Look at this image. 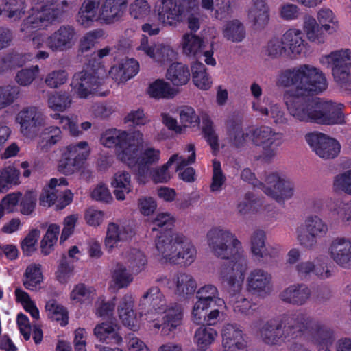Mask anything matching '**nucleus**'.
<instances>
[{
	"label": "nucleus",
	"instance_id": "nucleus-32",
	"mask_svg": "<svg viewBox=\"0 0 351 351\" xmlns=\"http://www.w3.org/2000/svg\"><path fill=\"white\" fill-rule=\"evenodd\" d=\"M302 27V33L304 34L309 43L320 45L326 42L328 33L317 23V20L313 16L304 15Z\"/></svg>",
	"mask_w": 351,
	"mask_h": 351
},
{
	"label": "nucleus",
	"instance_id": "nucleus-47",
	"mask_svg": "<svg viewBox=\"0 0 351 351\" xmlns=\"http://www.w3.org/2000/svg\"><path fill=\"white\" fill-rule=\"evenodd\" d=\"M170 112H178L181 123L180 125L184 127V132L186 128L197 127L200 123L199 115L191 106H182L179 108H173Z\"/></svg>",
	"mask_w": 351,
	"mask_h": 351
},
{
	"label": "nucleus",
	"instance_id": "nucleus-26",
	"mask_svg": "<svg viewBox=\"0 0 351 351\" xmlns=\"http://www.w3.org/2000/svg\"><path fill=\"white\" fill-rule=\"evenodd\" d=\"M343 105L319 99L315 113V123L323 125L341 124L344 122Z\"/></svg>",
	"mask_w": 351,
	"mask_h": 351
},
{
	"label": "nucleus",
	"instance_id": "nucleus-40",
	"mask_svg": "<svg viewBox=\"0 0 351 351\" xmlns=\"http://www.w3.org/2000/svg\"><path fill=\"white\" fill-rule=\"evenodd\" d=\"M16 323L21 334L27 341L33 333V339L36 344H39L43 340V331L40 327L36 324L33 326L30 325L29 320L25 315L19 313L17 315Z\"/></svg>",
	"mask_w": 351,
	"mask_h": 351
},
{
	"label": "nucleus",
	"instance_id": "nucleus-20",
	"mask_svg": "<svg viewBox=\"0 0 351 351\" xmlns=\"http://www.w3.org/2000/svg\"><path fill=\"white\" fill-rule=\"evenodd\" d=\"M246 290L263 298L270 295L274 291L271 274L261 268L252 269L246 278Z\"/></svg>",
	"mask_w": 351,
	"mask_h": 351
},
{
	"label": "nucleus",
	"instance_id": "nucleus-11",
	"mask_svg": "<svg viewBox=\"0 0 351 351\" xmlns=\"http://www.w3.org/2000/svg\"><path fill=\"white\" fill-rule=\"evenodd\" d=\"M328 232L327 223L320 216L311 214L306 216L304 223L295 229L296 239L299 245L306 250H312L317 244L318 239Z\"/></svg>",
	"mask_w": 351,
	"mask_h": 351
},
{
	"label": "nucleus",
	"instance_id": "nucleus-7",
	"mask_svg": "<svg viewBox=\"0 0 351 351\" xmlns=\"http://www.w3.org/2000/svg\"><path fill=\"white\" fill-rule=\"evenodd\" d=\"M247 269V263L241 259L232 269L223 273L220 279L228 285L229 303L237 314L247 316L252 313L254 304L240 292L243 288L245 274Z\"/></svg>",
	"mask_w": 351,
	"mask_h": 351
},
{
	"label": "nucleus",
	"instance_id": "nucleus-24",
	"mask_svg": "<svg viewBox=\"0 0 351 351\" xmlns=\"http://www.w3.org/2000/svg\"><path fill=\"white\" fill-rule=\"evenodd\" d=\"M133 226L127 222L110 223L107 226L104 246L108 252L119 247L121 242L127 241L134 235Z\"/></svg>",
	"mask_w": 351,
	"mask_h": 351
},
{
	"label": "nucleus",
	"instance_id": "nucleus-9",
	"mask_svg": "<svg viewBox=\"0 0 351 351\" xmlns=\"http://www.w3.org/2000/svg\"><path fill=\"white\" fill-rule=\"evenodd\" d=\"M35 5L29 16L23 21L20 30L29 34L35 30L45 29L55 22L60 15L54 6L57 0H34Z\"/></svg>",
	"mask_w": 351,
	"mask_h": 351
},
{
	"label": "nucleus",
	"instance_id": "nucleus-22",
	"mask_svg": "<svg viewBox=\"0 0 351 351\" xmlns=\"http://www.w3.org/2000/svg\"><path fill=\"white\" fill-rule=\"evenodd\" d=\"M221 351H247L245 335L236 324H226L221 330Z\"/></svg>",
	"mask_w": 351,
	"mask_h": 351
},
{
	"label": "nucleus",
	"instance_id": "nucleus-12",
	"mask_svg": "<svg viewBox=\"0 0 351 351\" xmlns=\"http://www.w3.org/2000/svg\"><path fill=\"white\" fill-rule=\"evenodd\" d=\"M252 143L261 149L259 158L269 162L275 159L278 147L282 144V134L267 125L252 128Z\"/></svg>",
	"mask_w": 351,
	"mask_h": 351
},
{
	"label": "nucleus",
	"instance_id": "nucleus-61",
	"mask_svg": "<svg viewBox=\"0 0 351 351\" xmlns=\"http://www.w3.org/2000/svg\"><path fill=\"white\" fill-rule=\"evenodd\" d=\"M262 53L269 59L278 58L287 55L282 38H274L271 39L263 48Z\"/></svg>",
	"mask_w": 351,
	"mask_h": 351
},
{
	"label": "nucleus",
	"instance_id": "nucleus-27",
	"mask_svg": "<svg viewBox=\"0 0 351 351\" xmlns=\"http://www.w3.org/2000/svg\"><path fill=\"white\" fill-rule=\"evenodd\" d=\"M134 298L131 293L125 294L120 300L117 311L123 324L131 330H136L140 326V318L144 313L138 315L134 311Z\"/></svg>",
	"mask_w": 351,
	"mask_h": 351
},
{
	"label": "nucleus",
	"instance_id": "nucleus-10",
	"mask_svg": "<svg viewBox=\"0 0 351 351\" xmlns=\"http://www.w3.org/2000/svg\"><path fill=\"white\" fill-rule=\"evenodd\" d=\"M105 75L106 71L101 66L96 69L87 67L75 73L70 84L73 95L80 99H86L94 94L101 95L100 88Z\"/></svg>",
	"mask_w": 351,
	"mask_h": 351
},
{
	"label": "nucleus",
	"instance_id": "nucleus-2",
	"mask_svg": "<svg viewBox=\"0 0 351 351\" xmlns=\"http://www.w3.org/2000/svg\"><path fill=\"white\" fill-rule=\"evenodd\" d=\"M138 308L141 314L145 312V319L149 328L154 332L161 329L164 335H167L182 324V306L177 303L168 304L158 287H151L144 292L139 299Z\"/></svg>",
	"mask_w": 351,
	"mask_h": 351
},
{
	"label": "nucleus",
	"instance_id": "nucleus-23",
	"mask_svg": "<svg viewBox=\"0 0 351 351\" xmlns=\"http://www.w3.org/2000/svg\"><path fill=\"white\" fill-rule=\"evenodd\" d=\"M328 254L340 267L351 268V239L341 236L332 238L328 244Z\"/></svg>",
	"mask_w": 351,
	"mask_h": 351
},
{
	"label": "nucleus",
	"instance_id": "nucleus-31",
	"mask_svg": "<svg viewBox=\"0 0 351 351\" xmlns=\"http://www.w3.org/2000/svg\"><path fill=\"white\" fill-rule=\"evenodd\" d=\"M311 295V289L304 284H293L284 289L279 294L281 301L301 306L307 302Z\"/></svg>",
	"mask_w": 351,
	"mask_h": 351
},
{
	"label": "nucleus",
	"instance_id": "nucleus-28",
	"mask_svg": "<svg viewBox=\"0 0 351 351\" xmlns=\"http://www.w3.org/2000/svg\"><path fill=\"white\" fill-rule=\"evenodd\" d=\"M165 282L167 287L172 289L176 295L183 298L193 295L197 286L194 277L185 272L174 274L171 279H165Z\"/></svg>",
	"mask_w": 351,
	"mask_h": 351
},
{
	"label": "nucleus",
	"instance_id": "nucleus-8",
	"mask_svg": "<svg viewBox=\"0 0 351 351\" xmlns=\"http://www.w3.org/2000/svg\"><path fill=\"white\" fill-rule=\"evenodd\" d=\"M143 141V133L140 130L128 132L117 129H109L101 136V143L106 147H119L118 158L126 165L135 162L136 145Z\"/></svg>",
	"mask_w": 351,
	"mask_h": 351
},
{
	"label": "nucleus",
	"instance_id": "nucleus-48",
	"mask_svg": "<svg viewBox=\"0 0 351 351\" xmlns=\"http://www.w3.org/2000/svg\"><path fill=\"white\" fill-rule=\"evenodd\" d=\"M96 295L95 289L84 283L74 285L69 294V299L73 304H84L89 302Z\"/></svg>",
	"mask_w": 351,
	"mask_h": 351
},
{
	"label": "nucleus",
	"instance_id": "nucleus-52",
	"mask_svg": "<svg viewBox=\"0 0 351 351\" xmlns=\"http://www.w3.org/2000/svg\"><path fill=\"white\" fill-rule=\"evenodd\" d=\"M132 274L128 271L127 267L117 263L111 273L112 285L117 289H122L128 287L133 281Z\"/></svg>",
	"mask_w": 351,
	"mask_h": 351
},
{
	"label": "nucleus",
	"instance_id": "nucleus-29",
	"mask_svg": "<svg viewBox=\"0 0 351 351\" xmlns=\"http://www.w3.org/2000/svg\"><path fill=\"white\" fill-rule=\"evenodd\" d=\"M287 56L296 58L306 50L307 43L302 31L297 28L287 29L281 36Z\"/></svg>",
	"mask_w": 351,
	"mask_h": 351
},
{
	"label": "nucleus",
	"instance_id": "nucleus-15",
	"mask_svg": "<svg viewBox=\"0 0 351 351\" xmlns=\"http://www.w3.org/2000/svg\"><path fill=\"white\" fill-rule=\"evenodd\" d=\"M90 147L86 141L71 143L65 147L58 171L64 175H71L87 160Z\"/></svg>",
	"mask_w": 351,
	"mask_h": 351
},
{
	"label": "nucleus",
	"instance_id": "nucleus-63",
	"mask_svg": "<svg viewBox=\"0 0 351 351\" xmlns=\"http://www.w3.org/2000/svg\"><path fill=\"white\" fill-rule=\"evenodd\" d=\"M60 227L56 224L49 225L46 234L41 241V251L45 255L49 254L54 244L57 242Z\"/></svg>",
	"mask_w": 351,
	"mask_h": 351
},
{
	"label": "nucleus",
	"instance_id": "nucleus-56",
	"mask_svg": "<svg viewBox=\"0 0 351 351\" xmlns=\"http://www.w3.org/2000/svg\"><path fill=\"white\" fill-rule=\"evenodd\" d=\"M127 262L134 274L143 271L147 264V259L144 253L137 249H131L127 252Z\"/></svg>",
	"mask_w": 351,
	"mask_h": 351
},
{
	"label": "nucleus",
	"instance_id": "nucleus-17",
	"mask_svg": "<svg viewBox=\"0 0 351 351\" xmlns=\"http://www.w3.org/2000/svg\"><path fill=\"white\" fill-rule=\"evenodd\" d=\"M144 143V135L143 134V141L141 143L136 145L134 161L132 165H127L135 171L137 179L140 182L146 183L147 182V172L151 165H156L160 160L161 152L159 149L154 147L148 146L143 148L138 154L139 147Z\"/></svg>",
	"mask_w": 351,
	"mask_h": 351
},
{
	"label": "nucleus",
	"instance_id": "nucleus-35",
	"mask_svg": "<svg viewBox=\"0 0 351 351\" xmlns=\"http://www.w3.org/2000/svg\"><path fill=\"white\" fill-rule=\"evenodd\" d=\"M221 34L228 42L240 43L246 37V28L240 20L232 19L226 21L222 26Z\"/></svg>",
	"mask_w": 351,
	"mask_h": 351
},
{
	"label": "nucleus",
	"instance_id": "nucleus-37",
	"mask_svg": "<svg viewBox=\"0 0 351 351\" xmlns=\"http://www.w3.org/2000/svg\"><path fill=\"white\" fill-rule=\"evenodd\" d=\"M315 19L317 23L328 33V35H333L338 32L339 21L331 9L326 7L321 8L316 13Z\"/></svg>",
	"mask_w": 351,
	"mask_h": 351
},
{
	"label": "nucleus",
	"instance_id": "nucleus-14",
	"mask_svg": "<svg viewBox=\"0 0 351 351\" xmlns=\"http://www.w3.org/2000/svg\"><path fill=\"white\" fill-rule=\"evenodd\" d=\"M198 5L197 0H160L157 15L164 25L176 26L185 13Z\"/></svg>",
	"mask_w": 351,
	"mask_h": 351
},
{
	"label": "nucleus",
	"instance_id": "nucleus-13",
	"mask_svg": "<svg viewBox=\"0 0 351 351\" xmlns=\"http://www.w3.org/2000/svg\"><path fill=\"white\" fill-rule=\"evenodd\" d=\"M320 63L331 69L335 81L341 86L349 82L351 77V50H335L320 58Z\"/></svg>",
	"mask_w": 351,
	"mask_h": 351
},
{
	"label": "nucleus",
	"instance_id": "nucleus-49",
	"mask_svg": "<svg viewBox=\"0 0 351 351\" xmlns=\"http://www.w3.org/2000/svg\"><path fill=\"white\" fill-rule=\"evenodd\" d=\"M191 72L193 83L197 87L204 90L211 87L213 82L204 64L194 62L191 65Z\"/></svg>",
	"mask_w": 351,
	"mask_h": 351
},
{
	"label": "nucleus",
	"instance_id": "nucleus-53",
	"mask_svg": "<svg viewBox=\"0 0 351 351\" xmlns=\"http://www.w3.org/2000/svg\"><path fill=\"white\" fill-rule=\"evenodd\" d=\"M43 281V274L41 272V265L40 264L32 263L28 265L24 274L23 284L24 287L29 290H36L38 286Z\"/></svg>",
	"mask_w": 351,
	"mask_h": 351
},
{
	"label": "nucleus",
	"instance_id": "nucleus-5",
	"mask_svg": "<svg viewBox=\"0 0 351 351\" xmlns=\"http://www.w3.org/2000/svg\"><path fill=\"white\" fill-rule=\"evenodd\" d=\"M128 0H84L76 16L77 23L88 27L94 21L112 24L123 16Z\"/></svg>",
	"mask_w": 351,
	"mask_h": 351
},
{
	"label": "nucleus",
	"instance_id": "nucleus-30",
	"mask_svg": "<svg viewBox=\"0 0 351 351\" xmlns=\"http://www.w3.org/2000/svg\"><path fill=\"white\" fill-rule=\"evenodd\" d=\"M269 7L265 0H252L248 10L247 19L255 30L264 29L269 23Z\"/></svg>",
	"mask_w": 351,
	"mask_h": 351
},
{
	"label": "nucleus",
	"instance_id": "nucleus-45",
	"mask_svg": "<svg viewBox=\"0 0 351 351\" xmlns=\"http://www.w3.org/2000/svg\"><path fill=\"white\" fill-rule=\"evenodd\" d=\"M94 334L100 341L119 344L122 337L117 332V326L111 322L97 324L94 329Z\"/></svg>",
	"mask_w": 351,
	"mask_h": 351
},
{
	"label": "nucleus",
	"instance_id": "nucleus-64",
	"mask_svg": "<svg viewBox=\"0 0 351 351\" xmlns=\"http://www.w3.org/2000/svg\"><path fill=\"white\" fill-rule=\"evenodd\" d=\"M333 189L351 196V169L339 173L333 180Z\"/></svg>",
	"mask_w": 351,
	"mask_h": 351
},
{
	"label": "nucleus",
	"instance_id": "nucleus-57",
	"mask_svg": "<svg viewBox=\"0 0 351 351\" xmlns=\"http://www.w3.org/2000/svg\"><path fill=\"white\" fill-rule=\"evenodd\" d=\"M47 104L49 108L53 110L64 112L71 106L72 99L67 93L56 92L49 95Z\"/></svg>",
	"mask_w": 351,
	"mask_h": 351
},
{
	"label": "nucleus",
	"instance_id": "nucleus-42",
	"mask_svg": "<svg viewBox=\"0 0 351 351\" xmlns=\"http://www.w3.org/2000/svg\"><path fill=\"white\" fill-rule=\"evenodd\" d=\"M326 206L342 223L351 226V201L329 199L326 201Z\"/></svg>",
	"mask_w": 351,
	"mask_h": 351
},
{
	"label": "nucleus",
	"instance_id": "nucleus-16",
	"mask_svg": "<svg viewBox=\"0 0 351 351\" xmlns=\"http://www.w3.org/2000/svg\"><path fill=\"white\" fill-rule=\"evenodd\" d=\"M263 191L278 202H284L291 199L295 193L294 184L285 176L278 173L268 174L265 180V184H260Z\"/></svg>",
	"mask_w": 351,
	"mask_h": 351
},
{
	"label": "nucleus",
	"instance_id": "nucleus-41",
	"mask_svg": "<svg viewBox=\"0 0 351 351\" xmlns=\"http://www.w3.org/2000/svg\"><path fill=\"white\" fill-rule=\"evenodd\" d=\"M111 184L114 188V194L117 200H124L125 195L132 189L130 175L125 171L116 173Z\"/></svg>",
	"mask_w": 351,
	"mask_h": 351
},
{
	"label": "nucleus",
	"instance_id": "nucleus-6",
	"mask_svg": "<svg viewBox=\"0 0 351 351\" xmlns=\"http://www.w3.org/2000/svg\"><path fill=\"white\" fill-rule=\"evenodd\" d=\"M37 31L35 30L29 34H24L27 36H32V47L38 51L35 58L38 60H47L50 56L49 52L44 50V48L46 47L53 53L66 51L75 46L77 40L75 27L69 25L60 26L47 36H45L43 33L37 32Z\"/></svg>",
	"mask_w": 351,
	"mask_h": 351
},
{
	"label": "nucleus",
	"instance_id": "nucleus-36",
	"mask_svg": "<svg viewBox=\"0 0 351 351\" xmlns=\"http://www.w3.org/2000/svg\"><path fill=\"white\" fill-rule=\"evenodd\" d=\"M180 45L184 55L195 58L203 51L205 43L199 36L186 33L182 37Z\"/></svg>",
	"mask_w": 351,
	"mask_h": 351
},
{
	"label": "nucleus",
	"instance_id": "nucleus-25",
	"mask_svg": "<svg viewBox=\"0 0 351 351\" xmlns=\"http://www.w3.org/2000/svg\"><path fill=\"white\" fill-rule=\"evenodd\" d=\"M252 110L261 119L271 121L276 125L282 126L289 123V118L282 106L276 102L256 101L253 104Z\"/></svg>",
	"mask_w": 351,
	"mask_h": 351
},
{
	"label": "nucleus",
	"instance_id": "nucleus-46",
	"mask_svg": "<svg viewBox=\"0 0 351 351\" xmlns=\"http://www.w3.org/2000/svg\"><path fill=\"white\" fill-rule=\"evenodd\" d=\"M182 240L173 263H182L190 265L196 258L197 250L194 245L184 234Z\"/></svg>",
	"mask_w": 351,
	"mask_h": 351
},
{
	"label": "nucleus",
	"instance_id": "nucleus-55",
	"mask_svg": "<svg viewBox=\"0 0 351 351\" xmlns=\"http://www.w3.org/2000/svg\"><path fill=\"white\" fill-rule=\"evenodd\" d=\"M266 233L263 230H255L250 236V251L252 256L261 261L266 247Z\"/></svg>",
	"mask_w": 351,
	"mask_h": 351
},
{
	"label": "nucleus",
	"instance_id": "nucleus-39",
	"mask_svg": "<svg viewBox=\"0 0 351 351\" xmlns=\"http://www.w3.org/2000/svg\"><path fill=\"white\" fill-rule=\"evenodd\" d=\"M178 91L176 88L163 80H156L149 84L147 93L152 98L156 99H171L174 97Z\"/></svg>",
	"mask_w": 351,
	"mask_h": 351
},
{
	"label": "nucleus",
	"instance_id": "nucleus-44",
	"mask_svg": "<svg viewBox=\"0 0 351 351\" xmlns=\"http://www.w3.org/2000/svg\"><path fill=\"white\" fill-rule=\"evenodd\" d=\"M176 159V156H171L166 163L156 167H150L147 172V181L150 179L155 184L168 182L173 176L169 167Z\"/></svg>",
	"mask_w": 351,
	"mask_h": 351
},
{
	"label": "nucleus",
	"instance_id": "nucleus-54",
	"mask_svg": "<svg viewBox=\"0 0 351 351\" xmlns=\"http://www.w3.org/2000/svg\"><path fill=\"white\" fill-rule=\"evenodd\" d=\"M45 311L49 319L59 322L62 326L68 324L69 317L66 309L56 300L51 299L46 302Z\"/></svg>",
	"mask_w": 351,
	"mask_h": 351
},
{
	"label": "nucleus",
	"instance_id": "nucleus-1",
	"mask_svg": "<svg viewBox=\"0 0 351 351\" xmlns=\"http://www.w3.org/2000/svg\"><path fill=\"white\" fill-rule=\"evenodd\" d=\"M276 84L279 86H293L295 90L286 91L283 101L289 114L295 120L303 123H315L316 108L319 98L306 99L296 92L320 93L328 87L323 72L310 64H302L282 71Z\"/></svg>",
	"mask_w": 351,
	"mask_h": 351
},
{
	"label": "nucleus",
	"instance_id": "nucleus-21",
	"mask_svg": "<svg viewBox=\"0 0 351 351\" xmlns=\"http://www.w3.org/2000/svg\"><path fill=\"white\" fill-rule=\"evenodd\" d=\"M182 239L183 234L180 232L161 234L155 241L156 256L161 261L173 263Z\"/></svg>",
	"mask_w": 351,
	"mask_h": 351
},
{
	"label": "nucleus",
	"instance_id": "nucleus-50",
	"mask_svg": "<svg viewBox=\"0 0 351 351\" xmlns=\"http://www.w3.org/2000/svg\"><path fill=\"white\" fill-rule=\"evenodd\" d=\"M217 335L215 329L202 325L195 332L194 342L201 350H206L215 342Z\"/></svg>",
	"mask_w": 351,
	"mask_h": 351
},
{
	"label": "nucleus",
	"instance_id": "nucleus-3",
	"mask_svg": "<svg viewBox=\"0 0 351 351\" xmlns=\"http://www.w3.org/2000/svg\"><path fill=\"white\" fill-rule=\"evenodd\" d=\"M311 324V317L304 313L282 314L263 322L256 332L265 344L280 346L300 335Z\"/></svg>",
	"mask_w": 351,
	"mask_h": 351
},
{
	"label": "nucleus",
	"instance_id": "nucleus-18",
	"mask_svg": "<svg viewBox=\"0 0 351 351\" xmlns=\"http://www.w3.org/2000/svg\"><path fill=\"white\" fill-rule=\"evenodd\" d=\"M16 122L19 125V131L23 136L33 138L40 127L44 124L42 112L36 106L23 108L16 116Z\"/></svg>",
	"mask_w": 351,
	"mask_h": 351
},
{
	"label": "nucleus",
	"instance_id": "nucleus-60",
	"mask_svg": "<svg viewBox=\"0 0 351 351\" xmlns=\"http://www.w3.org/2000/svg\"><path fill=\"white\" fill-rule=\"evenodd\" d=\"M40 69L38 65H32L17 71L14 80L21 86H29L38 77Z\"/></svg>",
	"mask_w": 351,
	"mask_h": 351
},
{
	"label": "nucleus",
	"instance_id": "nucleus-43",
	"mask_svg": "<svg viewBox=\"0 0 351 351\" xmlns=\"http://www.w3.org/2000/svg\"><path fill=\"white\" fill-rule=\"evenodd\" d=\"M195 298L210 306L213 303L219 308L226 307V303L219 297V292L217 288L213 285H206L200 287L196 293Z\"/></svg>",
	"mask_w": 351,
	"mask_h": 351
},
{
	"label": "nucleus",
	"instance_id": "nucleus-38",
	"mask_svg": "<svg viewBox=\"0 0 351 351\" xmlns=\"http://www.w3.org/2000/svg\"><path fill=\"white\" fill-rule=\"evenodd\" d=\"M68 182L64 178H51L48 184V189H45L40 196V204L45 207L56 205L58 187H66Z\"/></svg>",
	"mask_w": 351,
	"mask_h": 351
},
{
	"label": "nucleus",
	"instance_id": "nucleus-58",
	"mask_svg": "<svg viewBox=\"0 0 351 351\" xmlns=\"http://www.w3.org/2000/svg\"><path fill=\"white\" fill-rule=\"evenodd\" d=\"M154 62L158 64H166L177 58L178 53L169 45L163 43H157Z\"/></svg>",
	"mask_w": 351,
	"mask_h": 351
},
{
	"label": "nucleus",
	"instance_id": "nucleus-4",
	"mask_svg": "<svg viewBox=\"0 0 351 351\" xmlns=\"http://www.w3.org/2000/svg\"><path fill=\"white\" fill-rule=\"evenodd\" d=\"M206 243L211 252L221 259H232L221 268L219 278L228 269H232L241 259L247 262L243 256L241 242L231 230L220 226L213 227L206 234Z\"/></svg>",
	"mask_w": 351,
	"mask_h": 351
},
{
	"label": "nucleus",
	"instance_id": "nucleus-34",
	"mask_svg": "<svg viewBox=\"0 0 351 351\" xmlns=\"http://www.w3.org/2000/svg\"><path fill=\"white\" fill-rule=\"evenodd\" d=\"M226 133L232 145L237 148L243 147L247 141H252V128L243 130L241 123L228 120L226 123Z\"/></svg>",
	"mask_w": 351,
	"mask_h": 351
},
{
	"label": "nucleus",
	"instance_id": "nucleus-33",
	"mask_svg": "<svg viewBox=\"0 0 351 351\" xmlns=\"http://www.w3.org/2000/svg\"><path fill=\"white\" fill-rule=\"evenodd\" d=\"M304 331L310 330L311 341L317 346H330L335 339V331L322 322L315 321Z\"/></svg>",
	"mask_w": 351,
	"mask_h": 351
},
{
	"label": "nucleus",
	"instance_id": "nucleus-51",
	"mask_svg": "<svg viewBox=\"0 0 351 351\" xmlns=\"http://www.w3.org/2000/svg\"><path fill=\"white\" fill-rule=\"evenodd\" d=\"M167 80L175 86L186 84L190 79V73L188 67L181 63L172 64L167 70Z\"/></svg>",
	"mask_w": 351,
	"mask_h": 351
},
{
	"label": "nucleus",
	"instance_id": "nucleus-59",
	"mask_svg": "<svg viewBox=\"0 0 351 351\" xmlns=\"http://www.w3.org/2000/svg\"><path fill=\"white\" fill-rule=\"evenodd\" d=\"M69 77V73L65 69H54L46 75L44 82L48 88L57 89L66 84Z\"/></svg>",
	"mask_w": 351,
	"mask_h": 351
},
{
	"label": "nucleus",
	"instance_id": "nucleus-19",
	"mask_svg": "<svg viewBox=\"0 0 351 351\" xmlns=\"http://www.w3.org/2000/svg\"><path fill=\"white\" fill-rule=\"evenodd\" d=\"M305 140L312 150L323 159H331L337 157L340 152L339 143L328 136L317 132L306 134Z\"/></svg>",
	"mask_w": 351,
	"mask_h": 351
},
{
	"label": "nucleus",
	"instance_id": "nucleus-62",
	"mask_svg": "<svg viewBox=\"0 0 351 351\" xmlns=\"http://www.w3.org/2000/svg\"><path fill=\"white\" fill-rule=\"evenodd\" d=\"M152 12V7L147 0H134L129 6V14L136 20H144Z\"/></svg>",
	"mask_w": 351,
	"mask_h": 351
}]
</instances>
